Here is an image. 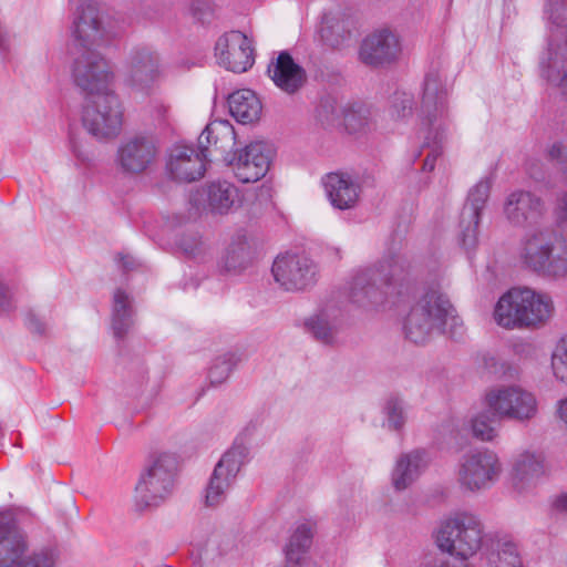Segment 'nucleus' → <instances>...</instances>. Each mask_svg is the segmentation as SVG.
Instances as JSON below:
<instances>
[{
	"instance_id": "f257e3e1",
	"label": "nucleus",
	"mask_w": 567,
	"mask_h": 567,
	"mask_svg": "<svg viewBox=\"0 0 567 567\" xmlns=\"http://www.w3.org/2000/svg\"><path fill=\"white\" fill-rule=\"evenodd\" d=\"M555 313L553 298L530 288H513L496 302L493 318L505 329H537L550 321Z\"/></svg>"
},
{
	"instance_id": "f03ea898",
	"label": "nucleus",
	"mask_w": 567,
	"mask_h": 567,
	"mask_svg": "<svg viewBox=\"0 0 567 567\" xmlns=\"http://www.w3.org/2000/svg\"><path fill=\"white\" fill-rule=\"evenodd\" d=\"M462 326L449 297L437 289L426 291L404 319L405 336L414 343H423L441 331L454 334Z\"/></svg>"
},
{
	"instance_id": "7ed1b4c3",
	"label": "nucleus",
	"mask_w": 567,
	"mask_h": 567,
	"mask_svg": "<svg viewBox=\"0 0 567 567\" xmlns=\"http://www.w3.org/2000/svg\"><path fill=\"white\" fill-rule=\"evenodd\" d=\"M519 260L545 277L567 278V231L551 227L528 231L520 241Z\"/></svg>"
},
{
	"instance_id": "20e7f679",
	"label": "nucleus",
	"mask_w": 567,
	"mask_h": 567,
	"mask_svg": "<svg viewBox=\"0 0 567 567\" xmlns=\"http://www.w3.org/2000/svg\"><path fill=\"white\" fill-rule=\"evenodd\" d=\"M419 121L426 143L434 145L423 164L424 171L432 172L441 154V145L447 138L450 127L444 79L439 71H431L425 76Z\"/></svg>"
},
{
	"instance_id": "39448f33",
	"label": "nucleus",
	"mask_w": 567,
	"mask_h": 567,
	"mask_svg": "<svg viewBox=\"0 0 567 567\" xmlns=\"http://www.w3.org/2000/svg\"><path fill=\"white\" fill-rule=\"evenodd\" d=\"M72 3L70 41L72 52L93 50L107 44L114 33L109 17L92 0H70Z\"/></svg>"
},
{
	"instance_id": "423d86ee",
	"label": "nucleus",
	"mask_w": 567,
	"mask_h": 567,
	"mask_svg": "<svg viewBox=\"0 0 567 567\" xmlns=\"http://www.w3.org/2000/svg\"><path fill=\"white\" fill-rule=\"evenodd\" d=\"M482 539V523L467 511L451 513L441 520L435 532V543L441 550L465 559L480 550Z\"/></svg>"
},
{
	"instance_id": "0eeeda50",
	"label": "nucleus",
	"mask_w": 567,
	"mask_h": 567,
	"mask_svg": "<svg viewBox=\"0 0 567 567\" xmlns=\"http://www.w3.org/2000/svg\"><path fill=\"white\" fill-rule=\"evenodd\" d=\"M487 410L499 420L526 424L539 414V400L530 389L520 384H497L483 395Z\"/></svg>"
},
{
	"instance_id": "6e6552de",
	"label": "nucleus",
	"mask_w": 567,
	"mask_h": 567,
	"mask_svg": "<svg viewBox=\"0 0 567 567\" xmlns=\"http://www.w3.org/2000/svg\"><path fill=\"white\" fill-rule=\"evenodd\" d=\"M504 472L503 462L494 450L476 449L462 455L455 480L464 493L481 494L489 491Z\"/></svg>"
},
{
	"instance_id": "1a4fd4ad",
	"label": "nucleus",
	"mask_w": 567,
	"mask_h": 567,
	"mask_svg": "<svg viewBox=\"0 0 567 567\" xmlns=\"http://www.w3.org/2000/svg\"><path fill=\"white\" fill-rule=\"evenodd\" d=\"M177 458L172 453L158 454L135 486V506L143 511L164 503L174 491Z\"/></svg>"
},
{
	"instance_id": "9d476101",
	"label": "nucleus",
	"mask_w": 567,
	"mask_h": 567,
	"mask_svg": "<svg viewBox=\"0 0 567 567\" xmlns=\"http://www.w3.org/2000/svg\"><path fill=\"white\" fill-rule=\"evenodd\" d=\"M51 549L31 551L11 513L0 512V567H54Z\"/></svg>"
},
{
	"instance_id": "9b49d317",
	"label": "nucleus",
	"mask_w": 567,
	"mask_h": 567,
	"mask_svg": "<svg viewBox=\"0 0 567 567\" xmlns=\"http://www.w3.org/2000/svg\"><path fill=\"white\" fill-rule=\"evenodd\" d=\"M122 107L112 92L87 94L82 113L84 128L97 140L115 137L122 126Z\"/></svg>"
},
{
	"instance_id": "f8f14e48",
	"label": "nucleus",
	"mask_w": 567,
	"mask_h": 567,
	"mask_svg": "<svg viewBox=\"0 0 567 567\" xmlns=\"http://www.w3.org/2000/svg\"><path fill=\"white\" fill-rule=\"evenodd\" d=\"M403 268L396 261L358 269L349 282L353 300L361 305H379L384 301L383 287L402 280Z\"/></svg>"
},
{
	"instance_id": "ddd939ff",
	"label": "nucleus",
	"mask_w": 567,
	"mask_h": 567,
	"mask_svg": "<svg viewBox=\"0 0 567 567\" xmlns=\"http://www.w3.org/2000/svg\"><path fill=\"white\" fill-rule=\"evenodd\" d=\"M72 75L87 94L112 92L115 73L110 60L96 49L74 52Z\"/></svg>"
},
{
	"instance_id": "4468645a",
	"label": "nucleus",
	"mask_w": 567,
	"mask_h": 567,
	"mask_svg": "<svg viewBox=\"0 0 567 567\" xmlns=\"http://www.w3.org/2000/svg\"><path fill=\"white\" fill-rule=\"evenodd\" d=\"M248 455L249 450L243 444H235L223 454L206 488V505L217 506L226 499L238 473L247 462Z\"/></svg>"
},
{
	"instance_id": "2eb2a0df",
	"label": "nucleus",
	"mask_w": 567,
	"mask_h": 567,
	"mask_svg": "<svg viewBox=\"0 0 567 567\" xmlns=\"http://www.w3.org/2000/svg\"><path fill=\"white\" fill-rule=\"evenodd\" d=\"M271 272L281 288L297 291L316 281L317 265L305 255L285 254L275 259Z\"/></svg>"
},
{
	"instance_id": "dca6fc26",
	"label": "nucleus",
	"mask_w": 567,
	"mask_h": 567,
	"mask_svg": "<svg viewBox=\"0 0 567 567\" xmlns=\"http://www.w3.org/2000/svg\"><path fill=\"white\" fill-rule=\"evenodd\" d=\"M217 63L233 72H245L254 64L252 41L240 31L221 34L215 44Z\"/></svg>"
},
{
	"instance_id": "f3484780",
	"label": "nucleus",
	"mask_w": 567,
	"mask_h": 567,
	"mask_svg": "<svg viewBox=\"0 0 567 567\" xmlns=\"http://www.w3.org/2000/svg\"><path fill=\"white\" fill-rule=\"evenodd\" d=\"M514 489L519 494L533 491L548 473L543 452L536 449H524L516 452L511 462Z\"/></svg>"
},
{
	"instance_id": "a211bd4d",
	"label": "nucleus",
	"mask_w": 567,
	"mask_h": 567,
	"mask_svg": "<svg viewBox=\"0 0 567 567\" xmlns=\"http://www.w3.org/2000/svg\"><path fill=\"white\" fill-rule=\"evenodd\" d=\"M190 200L207 214L225 216L233 213L239 203V190L228 181H214L205 184Z\"/></svg>"
},
{
	"instance_id": "6ab92c4d",
	"label": "nucleus",
	"mask_w": 567,
	"mask_h": 567,
	"mask_svg": "<svg viewBox=\"0 0 567 567\" xmlns=\"http://www.w3.org/2000/svg\"><path fill=\"white\" fill-rule=\"evenodd\" d=\"M545 212L544 200L527 190H513L503 203V216L509 225L515 227L536 223L545 215Z\"/></svg>"
},
{
	"instance_id": "aec40b11",
	"label": "nucleus",
	"mask_w": 567,
	"mask_h": 567,
	"mask_svg": "<svg viewBox=\"0 0 567 567\" xmlns=\"http://www.w3.org/2000/svg\"><path fill=\"white\" fill-rule=\"evenodd\" d=\"M208 154L200 147L175 145L169 153L167 171L178 182H194L204 176Z\"/></svg>"
},
{
	"instance_id": "412c9836",
	"label": "nucleus",
	"mask_w": 567,
	"mask_h": 567,
	"mask_svg": "<svg viewBox=\"0 0 567 567\" xmlns=\"http://www.w3.org/2000/svg\"><path fill=\"white\" fill-rule=\"evenodd\" d=\"M274 150L270 144L255 142L247 145L233 163L235 176L241 183H255L269 171Z\"/></svg>"
},
{
	"instance_id": "4be33fe9",
	"label": "nucleus",
	"mask_w": 567,
	"mask_h": 567,
	"mask_svg": "<svg viewBox=\"0 0 567 567\" xmlns=\"http://www.w3.org/2000/svg\"><path fill=\"white\" fill-rule=\"evenodd\" d=\"M157 153V145L152 138L135 136L120 145L117 164L123 172L137 175L154 164Z\"/></svg>"
},
{
	"instance_id": "5701e85b",
	"label": "nucleus",
	"mask_w": 567,
	"mask_h": 567,
	"mask_svg": "<svg viewBox=\"0 0 567 567\" xmlns=\"http://www.w3.org/2000/svg\"><path fill=\"white\" fill-rule=\"evenodd\" d=\"M432 463L431 453L423 449H415L400 454L391 470V486L396 492L411 487Z\"/></svg>"
},
{
	"instance_id": "b1692460",
	"label": "nucleus",
	"mask_w": 567,
	"mask_h": 567,
	"mask_svg": "<svg viewBox=\"0 0 567 567\" xmlns=\"http://www.w3.org/2000/svg\"><path fill=\"white\" fill-rule=\"evenodd\" d=\"M357 20L353 13L343 8H333L322 16L319 35L328 47L341 48L353 37Z\"/></svg>"
},
{
	"instance_id": "393cba45",
	"label": "nucleus",
	"mask_w": 567,
	"mask_h": 567,
	"mask_svg": "<svg viewBox=\"0 0 567 567\" xmlns=\"http://www.w3.org/2000/svg\"><path fill=\"white\" fill-rule=\"evenodd\" d=\"M401 52L399 38L390 31L369 35L360 49V59L368 65H382L394 61Z\"/></svg>"
},
{
	"instance_id": "a878e982",
	"label": "nucleus",
	"mask_w": 567,
	"mask_h": 567,
	"mask_svg": "<svg viewBox=\"0 0 567 567\" xmlns=\"http://www.w3.org/2000/svg\"><path fill=\"white\" fill-rule=\"evenodd\" d=\"M324 188L331 205L340 210L351 209L359 202L360 183L349 174H328L324 178Z\"/></svg>"
},
{
	"instance_id": "bb28decb",
	"label": "nucleus",
	"mask_w": 567,
	"mask_h": 567,
	"mask_svg": "<svg viewBox=\"0 0 567 567\" xmlns=\"http://www.w3.org/2000/svg\"><path fill=\"white\" fill-rule=\"evenodd\" d=\"M199 145L208 154V146L223 157L229 158L236 146V133L234 126L226 120L210 122L199 136Z\"/></svg>"
},
{
	"instance_id": "cd10ccee",
	"label": "nucleus",
	"mask_w": 567,
	"mask_h": 567,
	"mask_svg": "<svg viewBox=\"0 0 567 567\" xmlns=\"http://www.w3.org/2000/svg\"><path fill=\"white\" fill-rule=\"evenodd\" d=\"M275 84L287 93H295L306 81L303 69L287 52H281L268 68Z\"/></svg>"
},
{
	"instance_id": "c85d7f7f",
	"label": "nucleus",
	"mask_w": 567,
	"mask_h": 567,
	"mask_svg": "<svg viewBox=\"0 0 567 567\" xmlns=\"http://www.w3.org/2000/svg\"><path fill=\"white\" fill-rule=\"evenodd\" d=\"M228 107L233 117L243 124L257 122L262 112L261 101L257 94L249 89H243L231 93L228 97Z\"/></svg>"
},
{
	"instance_id": "c756f323",
	"label": "nucleus",
	"mask_w": 567,
	"mask_h": 567,
	"mask_svg": "<svg viewBox=\"0 0 567 567\" xmlns=\"http://www.w3.org/2000/svg\"><path fill=\"white\" fill-rule=\"evenodd\" d=\"M554 43H549L547 50L540 58L542 75L548 82L557 86L559 93L567 100V70L561 76L558 75L559 70L567 62V56L564 53L554 54Z\"/></svg>"
},
{
	"instance_id": "7c9ffc66",
	"label": "nucleus",
	"mask_w": 567,
	"mask_h": 567,
	"mask_svg": "<svg viewBox=\"0 0 567 567\" xmlns=\"http://www.w3.org/2000/svg\"><path fill=\"white\" fill-rule=\"evenodd\" d=\"M133 326V308L130 296L122 289L113 293L112 329L116 338H123Z\"/></svg>"
},
{
	"instance_id": "2f4dec72",
	"label": "nucleus",
	"mask_w": 567,
	"mask_h": 567,
	"mask_svg": "<svg viewBox=\"0 0 567 567\" xmlns=\"http://www.w3.org/2000/svg\"><path fill=\"white\" fill-rule=\"evenodd\" d=\"M163 76L162 64L157 68L137 70L125 74V82L130 90L141 96H151L158 91L159 80Z\"/></svg>"
},
{
	"instance_id": "473e14b6",
	"label": "nucleus",
	"mask_w": 567,
	"mask_h": 567,
	"mask_svg": "<svg viewBox=\"0 0 567 567\" xmlns=\"http://www.w3.org/2000/svg\"><path fill=\"white\" fill-rule=\"evenodd\" d=\"M341 322V311L334 307H328L313 317L311 329L317 339L330 343L338 333Z\"/></svg>"
},
{
	"instance_id": "72a5a7b5",
	"label": "nucleus",
	"mask_w": 567,
	"mask_h": 567,
	"mask_svg": "<svg viewBox=\"0 0 567 567\" xmlns=\"http://www.w3.org/2000/svg\"><path fill=\"white\" fill-rule=\"evenodd\" d=\"M251 259L250 245L244 235H238L228 245L223 266L227 271H240Z\"/></svg>"
},
{
	"instance_id": "f704fd0d",
	"label": "nucleus",
	"mask_w": 567,
	"mask_h": 567,
	"mask_svg": "<svg viewBox=\"0 0 567 567\" xmlns=\"http://www.w3.org/2000/svg\"><path fill=\"white\" fill-rule=\"evenodd\" d=\"M315 535V525L308 522L300 523L292 530L285 547V556L309 555Z\"/></svg>"
},
{
	"instance_id": "c9c22d12",
	"label": "nucleus",
	"mask_w": 567,
	"mask_h": 567,
	"mask_svg": "<svg viewBox=\"0 0 567 567\" xmlns=\"http://www.w3.org/2000/svg\"><path fill=\"white\" fill-rule=\"evenodd\" d=\"M382 413L384 416L383 426L392 432H401L408 421L405 404L401 399L390 398L385 401Z\"/></svg>"
},
{
	"instance_id": "e433bc0d",
	"label": "nucleus",
	"mask_w": 567,
	"mask_h": 567,
	"mask_svg": "<svg viewBox=\"0 0 567 567\" xmlns=\"http://www.w3.org/2000/svg\"><path fill=\"white\" fill-rule=\"evenodd\" d=\"M488 567H523L516 544L512 542L498 543L489 554Z\"/></svg>"
},
{
	"instance_id": "4c0bfd02",
	"label": "nucleus",
	"mask_w": 567,
	"mask_h": 567,
	"mask_svg": "<svg viewBox=\"0 0 567 567\" xmlns=\"http://www.w3.org/2000/svg\"><path fill=\"white\" fill-rule=\"evenodd\" d=\"M491 183L487 179L480 181L468 193L467 200L462 209L466 217L481 216L489 197Z\"/></svg>"
},
{
	"instance_id": "58836bf2",
	"label": "nucleus",
	"mask_w": 567,
	"mask_h": 567,
	"mask_svg": "<svg viewBox=\"0 0 567 567\" xmlns=\"http://www.w3.org/2000/svg\"><path fill=\"white\" fill-rule=\"evenodd\" d=\"M492 416L494 415L488 410L477 412L470 419L468 424L473 437L482 442H492L497 436Z\"/></svg>"
},
{
	"instance_id": "ea45409f",
	"label": "nucleus",
	"mask_w": 567,
	"mask_h": 567,
	"mask_svg": "<svg viewBox=\"0 0 567 567\" xmlns=\"http://www.w3.org/2000/svg\"><path fill=\"white\" fill-rule=\"evenodd\" d=\"M157 65H161V60L156 52L148 48H134L126 58L125 74Z\"/></svg>"
},
{
	"instance_id": "a19ab883",
	"label": "nucleus",
	"mask_w": 567,
	"mask_h": 567,
	"mask_svg": "<svg viewBox=\"0 0 567 567\" xmlns=\"http://www.w3.org/2000/svg\"><path fill=\"white\" fill-rule=\"evenodd\" d=\"M550 370L555 381L567 386V336L561 338L551 351Z\"/></svg>"
},
{
	"instance_id": "79ce46f5",
	"label": "nucleus",
	"mask_w": 567,
	"mask_h": 567,
	"mask_svg": "<svg viewBox=\"0 0 567 567\" xmlns=\"http://www.w3.org/2000/svg\"><path fill=\"white\" fill-rule=\"evenodd\" d=\"M370 122V111L365 106L358 105L347 110L342 109L341 125L350 133L364 130Z\"/></svg>"
},
{
	"instance_id": "37998d69",
	"label": "nucleus",
	"mask_w": 567,
	"mask_h": 567,
	"mask_svg": "<svg viewBox=\"0 0 567 567\" xmlns=\"http://www.w3.org/2000/svg\"><path fill=\"white\" fill-rule=\"evenodd\" d=\"M237 363L238 359L233 353H225L216 358L209 370L210 382L214 384H220L226 381Z\"/></svg>"
},
{
	"instance_id": "c03bdc74",
	"label": "nucleus",
	"mask_w": 567,
	"mask_h": 567,
	"mask_svg": "<svg viewBox=\"0 0 567 567\" xmlns=\"http://www.w3.org/2000/svg\"><path fill=\"white\" fill-rule=\"evenodd\" d=\"M481 216L466 217L465 213H461L460 221V243L470 250L473 249L478 240V224Z\"/></svg>"
},
{
	"instance_id": "a18cd8bd",
	"label": "nucleus",
	"mask_w": 567,
	"mask_h": 567,
	"mask_svg": "<svg viewBox=\"0 0 567 567\" xmlns=\"http://www.w3.org/2000/svg\"><path fill=\"white\" fill-rule=\"evenodd\" d=\"M414 100L411 94L396 93L389 109L390 117L398 122L403 121L412 115Z\"/></svg>"
},
{
	"instance_id": "49530a36",
	"label": "nucleus",
	"mask_w": 567,
	"mask_h": 567,
	"mask_svg": "<svg viewBox=\"0 0 567 567\" xmlns=\"http://www.w3.org/2000/svg\"><path fill=\"white\" fill-rule=\"evenodd\" d=\"M567 9L560 0H546L544 4V19L550 27L560 28L564 25Z\"/></svg>"
},
{
	"instance_id": "de8ad7c7",
	"label": "nucleus",
	"mask_w": 567,
	"mask_h": 567,
	"mask_svg": "<svg viewBox=\"0 0 567 567\" xmlns=\"http://www.w3.org/2000/svg\"><path fill=\"white\" fill-rule=\"evenodd\" d=\"M318 120L327 126L341 125L342 109L333 101H324L318 109Z\"/></svg>"
},
{
	"instance_id": "09e8293b",
	"label": "nucleus",
	"mask_w": 567,
	"mask_h": 567,
	"mask_svg": "<svg viewBox=\"0 0 567 567\" xmlns=\"http://www.w3.org/2000/svg\"><path fill=\"white\" fill-rule=\"evenodd\" d=\"M181 248L189 256H198L205 251L206 245L197 235H188L181 239Z\"/></svg>"
},
{
	"instance_id": "8fccbe9b",
	"label": "nucleus",
	"mask_w": 567,
	"mask_h": 567,
	"mask_svg": "<svg viewBox=\"0 0 567 567\" xmlns=\"http://www.w3.org/2000/svg\"><path fill=\"white\" fill-rule=\"evenodd\" d=\"M286 567H318L315 559L309 555L286 556Z\"/></svg>"
},
{
	"instance_id": "3c124183",
	"label": "nucleus",
	"mask_w": 567,
	"mask_h": 567,
	"mask_svg": "<svg viewBox=\"0 0 567 567\" xmlns=\"http://www.w3.org/2000/svg\"><path fill=\"white\" fill-rule=\"evenodd\" d=\"M555 217L559 225H567V193L557 199Z\"/></svg>"
},
{
	"instance_id": "603ef678",
	"label": "nucleus",
	"mask_w": 567,
	"mask_h": 567,
	"mask_svg": "<svg viewBox=\"0 0 567 567\" xmlns=\"http://www.w3.org/2000/svg\"><path fill=\"white\" fill-rule=\"evenodd\" d=\"M555 415L559 422L567 427V395L559 399L555 404Z\"/></svg>"
},
{
	"instance_id": "864d4df0",
	"label": "nucleus",
	"mask_w": 567,
	"mask_h": 567,
	"mask_svg": "<svg viewBox=\"0 0 567 567\" xmlns=\"http://www.w3.org/2000/svg\"><path fill=\"white\" fill-rule=\"evenodd\" d=\"M71 147H72V152L74 154V156L82 161V162H85V161H89L90 158V154L86 150H83L81 144L73 141L72 144H71Z\"/></svg>"
},
{
	"instance_id": "5fc2aeb1",
	"label": "nucleus",
	"mask_w": 567,
	"mask_h": 567,
	"mask_svg": "<svg viewBox=\"0 0 567 567\" xmlns=\"http://www.w3.org/2000/svg\"><path fill=\"white\" fill-rule=\"evenodd\" d=\"M10 308V293L8 289L0 282V311H6Z\"/></svg>"
},
{
	"instance_id": "6e6d98bb",
	"label": "nucleus",
	"mask_w": 567,
	"mask_h": 567,
	"mask_svg": "<svg viewBox=\"0 0 567 567\" xmlns=\"http://www.w3.org/2000/svg\"><path fill=\"white\" fill-rule=\"evenodd\" d=\"M169 110H171L169 105L164 104V103H158L155 106V112H156V115L158 118H166L168 116Z\"/></svg>"
},
{
	"instance_id": "4d7b16f0",
	"label": "nucleus",
	"mask_w": 567,
	"mask_h": 567,
	"mask_svg": "<svg viewBox=\"0 0 567 567\" xmlns=\"http://www.w3.org/2000/svg\"><path fill=\"white\" fill-rule=\"evenodd\" d=\"M555 505L558 509L567 511V492L556 498Z\"/></svg>"
},
{
	"instance_id": "13d9d810",
	"label": "nucleus",
	"mask_w": 567,
	"mask_h": 567,
	"mask_svg": "<svg viewBox=\"0 0 567 567\" xmlns=\"http://www.w3.org/2000/svg\"><path fill=\"white\" fill-rule=\"evenodd\" d=\"M199 4L205 6L208 10H209V6H208V3H206V2H202V1H197V2H194V3H193L192 10H193L194 14H195L199 20H204V19H205V14L199 12Z\"/></svg>"
},
{
	"instance_id": "bf43d9fd",
	"label": "nucleus",
	"mask_w": 567,
	"mask_h": 567,
	"mask_svg": "<svg viewBox=\"0 0 567 567\" xmlns=\"http://www.w3.org/2000/svg\"><path fill=\"white\" fill-rule=\"evenodd\" d=\"M30 329H32L34 332L41 333L44 331V326L42 322H40L35 318H31L29 321Z\"/></svg>"
},
{
	"instance_id": "052dcab7",
	"label": "nucleus",
	"mask_w": 567,
	"mask_h": 567,
	"mask_svg": "<svg viewBox=\"0 0 567 567\" xmlns=\"http://www.w3.org/2000/svg\"><path fill=\"white\" fill-rule=\"evenodd\" d=\"M506 375L508 377H515L518 374V370L517 369H512L508 373H505Z\"/></svg>"
},
{
	"instance_id": "680f3d73",
	"label": "nucleus",
	"mask_w": 567,
	"mask_h": 567,
	"mask_svg": "<svg viewBox=\"0 0 567 567\" xmlns=\"http://www.w3.org/2000/svg\"><path fill=\"white\" fill-rule=\"evenodd\" d=\"M132 265H133V261H131V260H128V259H127V260H124V262H123V266H124L125 268H131V267H132Z\"/></svg>"
},
{
	"instance_id": "e2e57ef3",
	"label": "nucleus",
	"mask_w": 567,
	"mask_h": 567,
	"mask_svg": "<svg viewBox=\"0 0 567 567\" xmlns=\"http://www.w3.org/2000/svg\"><path fill=\"white\" fill-rule=\"evenodd\" d=\"M268 567H286V564L285 565L275 564V565H271V566H268Z\"/></svg>"
}]
</instances>
